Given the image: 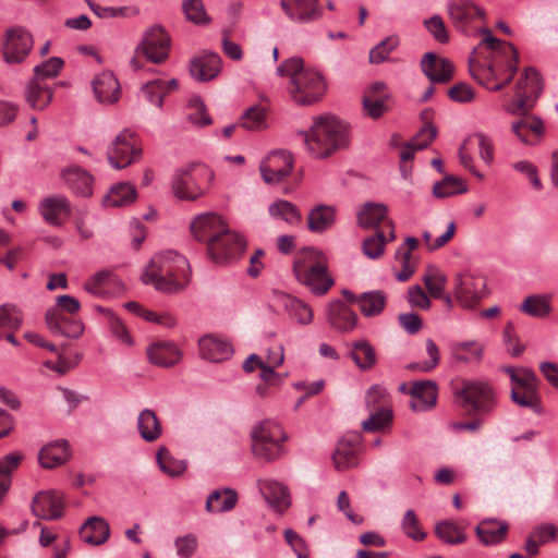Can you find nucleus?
<instances>
[{
	"mask_svg": "<svg viewBox=\"0 0 558 558\" xmlns=\"http://www.w3.org/2000/svg\"><path fill=\"white\" fill-rule=\"evenodd\" d=\"M189 270L190 265L184 256L167 251L151 258L141 278L143 283L153 284L156 290L172 294L185 288Z\"/></svg>",
	"mask_w": 558,
	"mask_h": 558,
	"instance_id": "obj_1",
	"label": "nucleus"
},
{
	"mask_svg": "<svg viewBox=\"0 0 558 558\" xmlns=\"http://www.w3.org/2000/svg\"><path fill=\"white\" fill-rule=\"evenodd\" d=\"M300 134L307 151L319 159L349 145V124L333 116L314 118L310 130Z\"/></svg>",
	"mask_w": 558,
	"mask_h": 558,
	"instance_id": "obj_2",
	"label": "nucleus"
},
{
	"mask_svg": "<svg viewBox=\"0 0 558 558\" xmlns=\"http://www.w3.org/2000/svg\"><path fill=\"white\" fill-rule=\"evenodd\" d=\"M277 74L289 76V94L300 106H310L317 102L326 90L322 75L311 69L304 68L303 59L290 58L277 68Z\"/></svg>",
	"mask_w": 558,
	"mask_h": 558,
	"instance_id": "obj_3",
	"label": "nucleus"
},
{
	"mask_svg": "<svg viewBox=\"0 0 558 558\" xmlns=\"http://www.w3.org/2000/svg\"><path fill=\"white\" fill-rule=\"evenodd\" d=\"M293 274L296 280L314 295H325L335 284L324 253L314 247H304L295 256Z\"/></svg>",
	"mask_w": 558,
	"mask_h": 558,
	"instance_id": "obj_4",
	"label": "nucleus"
},
{
	"mask_svg": "<svg viewBox=\"0 0 558 558\" xmlns=\"http://www.w3.org/2000/svg\"><path fill=\"white\" fill-rule=\"evenodd\" d=\"M252 452L257 460L271 462L283 456L282 442L287 435L281 426L266 420L253 427L251 432Z\"/></svg>",
	"mask_w": 558,
	"mask_h": 558,
	"instance_id": "obj_5",
	"label": "nucleus"
},
{
	"mask_svg": "<svg viewBox=\"0 0 558 558\" xmlns=\"http://www.w3.org/2000/svg\"><path fill=\"white\" fill-rule=\"evenodd\" d=\"M456 395L464 409L480 415L493 412L497 403L495 389L487 381H466Z\"/></svg>",
	"mask_w": 558,
	"mask_h": 558,
	"instance_id": "obj_6",
	"label": "nucleus"
},
{
	"mask_svg": "<svg viewBox=\"0 0 558 558\" xmlns=\"http://www.w3.org/2000/svg\"><path fill=\"white\" fill-rule=\"evenodd\" d=\"M142 156V147L137 144L136 134L124 129L111 142L107 149V160L114 169H124L136 162Z\"/></svg>",
	"mask_w": 558,
	"mask_h": 558,
	"instance_id": "obj_7",
	"label": "nucleus"
},
{
	"mask_svg": "<svg viewBox=\"0 0 558 558\" xmlns=\"http://www.w3.org/2000/svg\"><path fill=\"white\" fill-rule=\"evenodd\" d=\"M226 225L222 218L214 213H206L196 216L191 222V231L193 236L199 242L207 243V252L209 256L226 258V253L217 254L218 245L217 238L226 231Z\"/></svg>",
	"mask_w": 558,
	"mask_h": 558,
	"instance_id": "obj_8",
	"label": "nucleus"
},
{
	"mask_svg": "<svg viewBox=\"0 0 558 558\" xmlns=\"http://www.w3.org/2000/svg\"><path fill=\"white\" fill-rule=\"evenodd\" d=\"M206 178H213V173L204 167L180 169L175 172L171 182L172 193L181 201H195L204 194L201 181Z\"/></svg>",
	"mask_w": 558,
	"mask_h": 558,
	"instance_id": "obj_9",
	"label": "nucleus"
},
{
	"mask_svg": "<svg viewBox=\"0 0 558 558\" xmlns=\"http://www.w3.org/2000/svg\"><path fill=\"white\" fill-rule=\"evenodd\" d=\"M543 89L538 72L527 68L515 87V101L509 108L512 114L526 113L532 109Z\"/></svg>",
	"mask_w": 558,
	"mask_h": 558,
	"instance_id": "obj_10",
	"label": "nucleus"
},
{
	"mask_svg": "<svg viewBox=\"0 0 558 558\" xmlns=\"http://www.w3.org/2000/svg\"><path fill=\"white\" fill-rule=\"evenodd\" d=\"M171 39L160 25L147 29L141 44L135 48L136 54H142L153 63L160 64L169 57Z\"/></svg>",
	"mask_w": 558,
	"mask_h": 558,
	"instance_id": "obj_11",
	"label": "nucleus"
},
{
	"mask_svg": "<svg viewBox=\"0 0 558 558\" xmlns=\"http://www.w3.org/2000/svg\"><path fill=\"white\" fill-rule=\"evenodd\" d=\"M293 165L294 161L291 153L287 150H276L262 160L259 171L266 183L275 184L290 175Z\"/></svg>",
	"mask_w": 558,
	"mask_h": 558,
	"instance_id": "obj_12",
	"label": "nucleus"
},
{
	"mask_svg": "<svg viewBox=\"0 0 558 558\" xmlns=\"http://www.w3.org/2000/svg\"><path fill=\"white\" fill-rule=\"evenodd\" d=\"M486 282L482 277L458 275L454 286V298L464 308L474 307L485 295Z\"/></svg>",
	"mask_w": 558,
	"mask_h": 558,
	"instance_id": "obj_13",
	"label": "nucleus"
},
{
	"mask_svg": "<svg viewBox=\"0 0 558 558\" xmlns=\"http://www.w3.org/2000/svg\"><path fill=\"white\" fill-rule=\"evenodd\" d=\"M222 59L211 50H203L194 56L189 63L191 76L197 82H209L221 72Z\"/></svg>",
	"mask_w": 558,
	"mask_h": 558,
	"instance_id": "obj_14",
	"label": "nucleus"
},
{
	"mask_svg": "<svg viewBox=\"0 0 558 558\" xmlns=\"http://www.w3.org/2000/svg\"><path fill=\"white\" fill-rule=\"evenodd\" d=\"M34 45L32 35L22 27H12L7 33L4 60L8 63H21L31 52Z\"/></svg>",
	"mask_w": 558,
	"mask_h": 558,
	"instance_id": "obj_15",
	"label": "nucleus"
},
{
	"mask_svg": "<svg viewBox=\"0 0 558 558\" xmlns=\"http://www.w3.org/2000/svg\"><path fill=\"white\" fill-rule=\"evenodd\" d=\"M280 8L295 23H312L323 16L319 0H280Z\"/></svg>",
	"mask_w": 558,
	"mask_h": 558,
	"instance_id": "obj_16",
	"label": "nucleus"
},
{
	"mask_svg": "<svg viewBox=\"0 0 558 558\" xmlns=\"http://www.w3.org/2000/svg\"><path fill=\"white\" fill-rule=\"evenodd\" d=\"M357 223L362 229L375 231L380 228L384 231L395 230L393 221L388 217V207L383 203L367 202L357 214Z\"/></svg>",
	"mask_w": 558,
	"mask_h": 558,
	"instance_id": "obj_17",
	"label": "nucleus"
},
{
	"mask_svg": "<svg viewBox=\"0 0 558 558\" xmlns=\"http://www.w3.org/2000/svg\"><path fill=\"white\" fill-rule=\"evenodd\" d=\"M361 447V436L357 433L348 434L336 446L332 461L336 470L345 471L357 465V456Z\"/></svg>",
	"mask_w": 558,
	"mask_h": 558,
	"instance_id": "obj_18",
	"label": "nucleus"
},
{
	"mask_svg": "<svg viewBox=\"0 0 558 558\" xmlns=\"http://www.w3.org/2000/svg\"><path fill=\"white\" fill-rule=\"evenodd\" d=\"M448 14L453 26L461 33L468 34L470 25L477 17L484 16V11L470 0H450Z\"/></svg>",
	"mask_w": 558,
	"mask_h": 558,
	"instance_id": "obj_19",
	"label": "nucleus"
},
{
	"mask_svg": "<svg viewBox=\"0 0 558 558\" xmlns=\"http://www.w3.org/2000/svg\"><path fill=\"white\" fill-rule=\"evenodd\" d=\"M64 313L54 307L47 310L45 314L47 327L53 333L72 339L80 338L84 332V324L80 319L66 317Z\"/></svg>",
	"mask_w": 558,
	"mask_h": 558,
	"instance_id": "obj_20",
	"label": "nucleus"
},
{
	"mask_svg": "<svg viewBox=\"0 0 558 558\" xmlns=\"http://www.w3.org/2000/svg\"><path fill=\"white\" fill-rule=\"evenodd\" d=\"M63 499L57 492H39L33 498L32 512L43 520H58L63 513Z\"/></svg>",
	"mask_w": 558,
	"mask_h": 558,
	"instance_id": "obj_21",
	"label": "nucleus"
},
{
	"mask_svg": "<svg viewBox=\"0 0 558 558\" xmlns=\"http://www.w3.org/2000/svg\"><path fill=\"white\" fill-rule=\"evenodd\" d=\"M421 69L430 83H447L454 73L452 62L445 58H438L434 52H426L423 56Z\"/></svg>",
	"mask_w": 558,
	"mask_h": 558,
	"instance_id": "obj_22",
	"label": "nucleus"
},
{
	"mask_svg": "<svg viewBox=\"0 0 558 558\" xmlns=\"http://www.w3.org/2000/svg\"><path fill=\"white\" fill-rule=\"evenodd\" d=\"M217 242L221 245H218L217 254L226 253L228 256L226 258H219L215 256H209L210 259L217 264H228L240 258L246 247V241L244 238L233 231H230L226 228L218 238Z\"/></svg>",
	"mask_w": 558,
	"mask_h": 558,
	"instance_id": "obj_23",
	"label": "nucleus"
},
{
	"mask_svg": "<svg viewBox=\"0 0 558 558\" xmlns=\"http://www.w3.org/2000/svg\"><path fill=\"white\" fill-rule=\"evenodd\" d=\"M410 403L414 412H424L433 409L437 401V385L433 380L413 381L410 390Z\"/></svg>",
	"mask_w": 558,
	"mask_h": 558,
	"instance_id": "obj_24",
	"label": "nucleus"
},
{
	"mask_svg": "<svg viewBox=\"0 0 558 558\" xmlns=\"http://www.w3.org/2000/svg\"><path fill=\"white\" fill-rule=\"evenodd\" d=\"M40 214L52 226H62L71 215L70 203L64 196L56 195L41 201Z\"/></svg>",
	"mask_w": 558,
	"mask_h": 558,
	"instance_id": "obj_25",
	"label": "nucleus"
},
{
	"mask_svg": "<svg viewBox=\"0 0 558 558\" xmlns=\"http://www.w3.org/2000/svg\"><path fill=\"white\" fill-rule=\"evenodd\" d=\"M258 487L266 502L277 512H283L291 504L284 485L272 480H259Z\"/></svg>",
	"mask_w": 558,
	"mask_h": 558,
	"instance_id": "obj_26",
	"label": "nucleus"
},
{
	"mask_svg": "<svg viewBox=\"0 0 558 558\" xmlns=\"http://www.w3.org/2000/svg\"><path fill=\"white\" fill-rule=\"evenodd\" d=\"M93 90L101 104H113L119 100L121 95L120 84L114 74L109 71L102 72L94 78Z\"/></svg>",
	"mask_w": 558,
	"mask_h": 558,
	"instance_id": "obj_27",
	"label": "nucleus"
},
{
	"mask_svg": "<svg viewBox=\"0 0 558 558\" xmlns=\"http://www.w3.org/2000/svg\"><path fill=\"white\" fill-rule=\"evenodd\" d=\"M327 319L332 328L347 332L355 327L357 316L342 301L336 300L328 305Z\"/></svg>",
	"mask_w": 558,
	"mask_h": 558,
	"instance_id": "obj_28",
	"label": "nucleus"
},
{
	"mask_svg": "<svg viewBox=\"0 0 558 558\" xmlns=\"http://www.w3.org/2000/svg\"><path fill=\"white\" fill-rule=\"evenodd\" d=\"M201 356L210 362H222L228 360L232 353V345L226 341L213 336H205L199 339Z\"/></svg>",
	"mask_w": 558,
	"mask_h": 558,
	"instance_id": "obj_29",
	"label": "nucleus"
},
{
	"mask_svg": "<svg viewBox=\"0 0 558 558\" xmlns=\"http://www.w3.org/2000/svg\"><path fill=\"white\" fill-rule=\"evenodd\" d=\"M62 177L69 189L76 195L88 197L93 194V177L83 168L73 166L62 171Z\"/></svg>",
	"mask_w": 558,
	"mask_h": 558,
	"instance_id": "obj_30",
	"label": "nucleus"
},
{
	"mask_svg": "<svg viewBox=\"0 0 558 558\" xmlns=\"http://www.w3.org/2000/svg\"><path fill=\"white\" fill-rule=\"evenodd\" d=\"M110 535L109 524L100 517L89 518L80 529V537L89 545H101Z\"/></svg>",
	"mask_w": 558,
	"mask_h": 558,
	"instance_id": "obj_31",
	"label": "nucleus"
},
{
	"mask_svg": "<svg viewBox=\"0 0 558 558\" xmlns=\"http://www.w3.org/2000/svg\"><path fill=\"white\" fill-rule=\"evenodd\" d=\"M149 361L161 367H170L181 360V352L172 342H156L147 349Z\"/></svg>",
	"mask_w": 558,
	"mask_h": 558,
	"instance_id": "obj_32",
	"label": "nucleus"
},
{
	"mask_svg": "<svg viewBox=\"0 0 558 558\" xmlns=\"http://www.w3.org/2000/svg\"><path fill=\"white\" fill-rule=\"evenodd\" d=\"M511 130L523 144L535 145L543 134L544 125L536 117H525L513 122Z\"/></svg>",
	"mask_w": 558,
	"mask_h": 558,
	"instance_id": "obj_33",
	"label": "nucleus"
},
{
	"mask_svg": "<svg viewBox=\"0 0 558 558\" xmlns=\"http://www.w3.org/2000/svg\"><path fill=\"white\" fill-rule=\"evenodd\" d=\"M396 238V231L392 228L387 232L378 228L374 234L363 240L362 251L366 257L378 259L383 256L386 244L393 242Z\"/></svg>",
	"mask_w": 558,
	"mask_h": 558,
	"instance_id": "obj_34",
	"label": "nucleus"
},
{
	"mask_svg": "<svg viewBox=\"0 0 558 558\" xmlns=\"http://www.w3.org/2000/svg\"><path fill=\"white\" fill-rule=\"evenodd\" d=\"M276 296L286 312L299 324L310 325L313 322V311L308 304L283 292L277 293Z\"/></svg>",
	"mask_w": 558,
	"mask_h": 558,
	"instance_id": "obj_35",
	"label": "nucleus"
},
{
	"mask_svg": "<svg viewBox=\"0 0 558 558\" xmlns=\"http://www.w3.org/2000/svg\"><path fill=\"white\" fill-rule=\"evenodd\" d=\"M336 221V208L330 205H317L307 216V228L314 233H323L330 229Z\"/></svg>",
	"mask_w": 558,
	"mask_h": 558,
	"instance_id": "obj_36",
	"label": "nucleus"
},
{
	"mask_svg": "<svg viewBox=\"0 0 558 558\" xmlns=\"http://www.w3.org/2000/svg\"><path fill=\"white\" fill-rule=\"evenodd\" d=\"M39 463L45 469H52L63 464L69 459L66 440H56L47 444L39 451Z\"/></svg>",
	"mask_w": 558,
	"mask_h": 558,
	"instance_id": "obj_37",
	"label": "nucleus"
},
{
	"mask_svg": "<svg viewBox=\"0 0 558 558\" xmlns=\"http://www.w3.org/2000/svg\"><path fill=\"white\" fill-rule=\"evenodd\" d=\"M25 97L33 109L43 110L51 102L53 90L46 82L33 77L26 86Z\"/></svg>",
	"mask_w": 558,
	"mask_h": 558,
	"instance_id": "obj_38",
	"label": "nucleus"
},
{
	"mask_svg": "<svg viewBox=\"0 0 558 558\" xmlns=\"http://www.w3.org/2000/svg\"><path fill=\"white\" fill-rule=\"evenodd\" d=\"M238 502V494L232 488H221L211 492L206 500L207 512L220 513L232 510Z\"/></svg>",
	"mask_w": 558,
	"mask_h": 558,
	"instance_id": "obj_39",
	"label": "nucleus"
},
{
	"mask_svg": "<svg viewBox=\"0 0 558 558\" xmlns=\"http://www.w3.org/2000/svg\"><path fill=\"white\" fill-rule=\"evenodd\" d=\"M349 356L361 371L372 369L377 362L375 349L367 340L353 342Z\"/></svg>",
	"mask_w": 558,
	"mask_h": 558,
	"instance_id": "obj_40",
	"label": "nucleus"
},
{
	"mask_svg": "<svg viewBox=\"0 0 558 558\" xmlns=\"http://www.w3.org/2000/svg\"><path fill=\"white\" fill-rule=\"evenodd\" d=\"M137 427L142 438L148 442L157 440L162 433L160 421L153 410H143L137 420Z\"/></svg>",
	"mask_w": 558,
	"mask_h": 558,
	"instance_id": "obj_41",
	"label": "nucleus"
},
{
	"mask_svg": "<svg viewBox=\"0 0 558 558\" xmlns=\"http://www.w3.org/2000/svg\"><path fill=\"white\" fill-rule=\"evenodd\" d=\"M387 303V295L381 290L367 291L359 295L360 311L365 317L377 316L383 313Z\"/></svg>",
	"mask_w": 558,
	"mask_h": 558,
	"instance_id": "obj_42",
	"label": "nucleus"
},
{
	"mask_svg": "<svg viewBox=\"0 0 558 558\" xmlns=\"http://www.w3.org/2000/svg\"><path fill=\"white\" fill-rule=\"evenodd\" d=\"M135 187L129 183H119L110 189L104 198V205L108 207L128 206L136 199Z\"/></svg>",
	"mask_w": 558,
	"mask_h": 558,
	"instance_id": "obj_43",
	"label": "nucleus"
},
{
	"mask_svg": "<svg viewBox=\"0 0 558 558\" xmlns=\"http://www.w3.org/2000/svg\"><path fill=\"white\" fill-rule=\"evenodd\" d=\"M508 524L497 521H484L476 527V534L485 545L498 544L506 538Z\"/></svg>",
	"mask_w": 558,
	"mask_h": 558,
	"instance_id": "obj_44",
	"label": "nucleus"
},
{
	"mask_svg": "<svg viewBox=\"0 0 558 558\" xmlns=\"http://www.w3.org/2000/svg\"><path fill=\"white\" fill-rule=\"evenodd\" d=\"M268 213L272 218L282 219L291 226H299L302 221L301 211L293 203L286 199H277L271 203Z\"/></svg>",
	"mask_w": 558,
	"mask_h": 558,
	"instance_id": "obj_45",
	"label": "nucleus"
},
{
	"mask_svg": "<svg viewBox=\"0 0 558 558\" xmlns=\"http://www.w3.org/2000/svg\"><path fill=\"white\" fill-rule=\"evenodd\" d=\"M468 187L464 182L454 175H446L433 186V194L437 198L450 197L456 194L465 193Z\"/></svg>",
	"mask_w": 558,
	"mask_h": 558,
	"instance_id": "obj_46",
	"label": "nucleus"
},
{
	"mask_svg": "<svg viewBox=\"0 0 558 558\" xmlns=\"http://www.w3.org/2000/svg\"><path fill=\"white\" fill-rule=\"evenodd\" d=\"M363 107L368 117L378 119L391 108L389 95H364Z\"/></svg>",
	"mask_w": 558,
	"mask_h": 558,
	"instance_id": "obj_47",
	"label": "nucleus"
},
{
	"mask_svg": "<svg viewBox=\"0 0 558 558\" xmlns=\"http://www.w3.org/2000/svg\"><path fill=\"white\" fill-rule=\"evenodd\" d=\"M23 317L17 307L13 304L0 306V339H3V331L17 330L21 328Z\"/></svg>",
	"mask_w": 558,
	"mask_h": 558,
	"instance_id": "obj_48",
	"label": "nucleus"
},
{
	"mask_svg": "<svg viewBox=\"0 0 558 558\" xmlns=\"http://www.w3.org/2000/svg\"><path fill=\"white\" fill-rule=\"evenodd\" d=\"M446 281V276L440 269L432 265L427 266L426 271L423 276V282L430 296H442Z\"/></svg>",
	"mask_w": 558,
	"mask_h": 558,
	"instance_id": "obj_49",
	"label": "nucleus"
},
{
	"mask_svg": "<svg viewBox=\"0 0 558 558\" xmlns=\"http://www.w3.org/2000/svg\"><path fill=\"white\" fill-rule=\"evenodd\" d=\"M371 414L367 420L362 423V428L365 432H378L392 422V411L390 408H380L377 410H369Z\"/></svg>",
	"mask_w": 558,
	"mask_h": 558,
	"instance_id": "obj_50",
	"label": "nucleus"
},
{
	"mask_svg": "<svg viewBox=\"0 0 558 558\" xmlns=\"http://www.w3.org/2000/svg\"><path fill=\"white\" fill-rule=\"evenodd\" d=\"M520 310L530 316L543 318L549 314L550 304L543 295H530L525 298Z\"/></svg>",
	"mask_w": 558,
	"mask_h": 558,
	"instance_id": "obj_51",
	"label": "nucleus"
},
{
	"mask_svg": "<svg viewBox=\"0 0 558 558\" xmlns=\"http://www.w3.org/2000/svg\"><path fill=\"white\" fill-rule=\"evenodd\" d=\"M142 93L148 102L161 108L167 96L166 81L160 78L149 81L142 86Z\"/></svg>",
	"mask_w": 558,
	"mask_h": 558,
	"instance_id": "obj_52",
	"label": "nucleus"
},
{
	"mask_svg": "<svg viewBox=\"0 0 558 558\" xmlns=\"http://www.w3.org/2000/svg\"><path fill=\"white\" fill-rule=\"evenodd\" d=\"M399 43L400 40L398 36H388L371 50L369 62L379 64L388 60L390 53L399 46Z\"/></svg>",
	"mask_w": 558,
	"mask_h": 558,
	"instance_id": "obj_53",
	"label": "nucleus"
},
{
	"mask_svg": "<svg viewBox=\"0 0 558 558\" xmlns=\"http://www.w3.org/2000/svg\"><path fill=\"white\" fill-rule=\"evenodd\" d=\"M157 461L161 471L172 477L181 475L186 469V464L170 457L166 448H160L157 451Z\"/></svg>",
	"mask_w": 558,
	"mask_h": 558,
	"instance_id": "obj_54",
	"label": "nucleus"
},
{
	"mask_svg": "<svg viewBox=\"0 0 558 558\" xmlns=\"http://www.w3.org/2000/svg\"><path fill=\"white\" fill-rule=\"evenodd\" d=\"M436 535L447 544H461L465 541L464 533L452 522L442 521L435 527Z\"/></svg>",
	"mask_w": 558,
	"mask_h": 558,
	"instance_id": "obj_55",
	"label": "nucleus"
},
{
	"mask_svg": "<svg viewBox=\"0 0 558 558\" xmlns=\"http://www.w3.org/2000/svg\"><path fill=\"white\" fill-rule=\"evenodd\" d=\"M63 64L64 62L61 58L51 57L34 68L33 77L46 82L47 78L56 77L63 68Z\"/></svg>",
	"mask_w": 558,
	"mask_h": 558,
	"instance_id": "obj_56",
	"label": "nucleus"
},
{
	"mask_svg": "<svg viewBox=\"0 0 558 558\" xmlns=\"http://www.w3.org/2000/svg\"><path fill=\"white\" fill-rule=\"evenodd\" d=\"M511 400L521 408H529L536 413H541V397L538 392L527 390L511 389Z\"/></svg>",
	"mask_w": 558,
	"mask_h": 558,
	"instance_id": "obj_57",
	"label": "nucleus"
},
{
	"mask_svg": "<svg viewBox=\"0 0 558 558\" xmlns=\"http://www.w3.org/2000/svg\"><path fill=\"white\" fill-rule=\"evenodd\" d=\"M248 131L262 130L266 125L265 112L262 108L251 107L242 116L240 124Z\"/></svg>",
	"mask_w": 558,
	"mask_h": 558,
	"instance_id": "obj_58",
	"label": "nucleus"
},
{
	"mask_svg": "<svg viewBox=\"0 0 558 558\" xmlns=\"http://www.w3.org/2000/svg\"><path fill=\"white\" fill-rule=\"evenodd\" d=\"M509 50V58L507 61V70L509 71V74L504 78H498V83L494 84L493 86L488 87L492 92H499L504 89L513 78L514 74L518 71V64H519V54L518 50L513 45L506 46Z\"/></svg>",
	"mask_w": 558,
	"mask_h": 558,
	"instance_id": "obj_59",
	"label": "nucleus"
},
{
	"mask_svg": "<svg viewBox=\"0 0 558 558\" xmlns=\"http://www.w3.org/2000/svg\"><path fill=\"white\" fill-rule=\"evenodd\" d=\"M365 403L368 410L389 408V396L387 390L379 385L372 386L366 392Z\"/></svg>",
	"mask_w": 558,
	"mask_h": 558,
	"instance_id": "obj_60",
	"label": "nucleus"
},
{
	"mask_svg": "<svg viewBox=\"0 0 558 558\" xmlns=\"http://www.w3.org/2000/svg\"><path fill=\"white\" fill-rule=\"evenodd\" d=\"M403 532L414 541H423L426 534L420 527V521L412 509L405 511L402 519Z\"/></svg>",
	"mask_w": 558,
	"mask_h": 558,
	"instance_id": "obj_61",
	"label": "nucleus"
},
{
	"mask_svg": "<svg viewBox=\"0 0 558 558\" xmlns=\"http://www.w3.org/2000/svg\"><path fill=\"white\" fill-rule=\"evenodd\" d=\"M189 106L190 108L195 109V112L186 116L189 122L199 126L211 124V118L206 113L205 104L199 97L192 98Z\"/></svg>",
	"mask_w": 558,
	"mask_h": 558,
	"instance_id": "obj_62",
	"label": "nucleus"
},
{
	"mask_svg": "<svg viewBox=\"0 0 558 558\" xmlns=\"http://www.w3.org/2000/svg\"><path fill=\"white\" fill-rule=\"evenodd\" d=\"M183 10L186 19L191 22L201 24L208 21L202 0H184Z\"/></svg>",
	"mask_w": 558,
	"mask_h": 558,
	"instance_id": "obj_63",
	"label": "nucleus"
},
{
	"mask_svg": "<svg viewBox=\"0 0 558 558\" xmlns=\"http://www.w3.org/2000/svg\"><path fill=\"white\" fill-rule=\"evenodd\" d=\"M424 25L433 35L436 41L440 44H447L449 41V35L447 33L445 23L439 15H434L425 20Z\"/></svg>",
	"mask_w": 558,
	"mask_h": 558,
	"instance_id": "obj_64",
	"label": "nucleus"
}]
</instances>
